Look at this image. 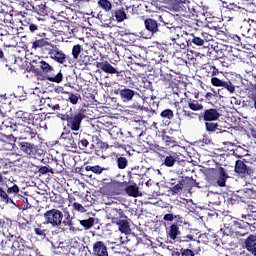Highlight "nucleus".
Listing matches in <instances>:
<instances>
[{
	"instance_id": "33",
	"label": "nucleus",
	"mask_w": 256,
	"mask_h": 256,
	"mask_svg": "<svg viewBox=\"0 0 256 256\" xmlns=\"http://www.w3.org/2000/svg\"><path fill=\"white\" fill-rule=\"evenodd\" d=\"M93 225H95V218H88L85 220H79V227H84V229H91V227H93Z\"/></svg>"
},
{
	"instance_id": "63",
	"label": "nucleus",
	"mask_w": 256,
	"mask_h": 256,
	"mask_svg": "<svg viewBox=\"0 0 256 256\" xmlns=\"http://www.w3.org/2000/svg\"><path fill=\"white\" fill-rule=\"evenodd\" d=\"M250 26L252 27L254 33L252 35V37H254V39H256V21L255 20H250Z\"/></svg>"
},
{
	"instance_id": "5",
	"label": "nucleus",
	"mask_w": 256,
	"mask_h": 256,
	"mask_svg": "<svg viewBox=\"0 0 256 256\" xmlns=\"http://www.w3.org/2000/svg\"><path fill=\"white\" fill-rule=\"evenodd\" d=\"M21 133V139H25L26 141H31V143H35V141H39V133L37 132V128L35 125L31 126H21L18 129Z\"/></svg>"
},
{
	"instance_id": "12",
	"label": "nucleus",
	"mask_w": 256,
	"mask_h": 256,
	"mask_svg": "<svg viewBox=\"0 0 256 256\" xmlns=\"http://www.w3.org/2000/svg\"><path fill=\"white\" fill-rule=\"evenodd\" d=\"M190 3L189 0H176L173 4V9L177 13H189L191 11V8L189 7Z\"/></svg>"
},
{
	"instance_id": "54",
	"label": "nucleus",
	"mask_w": 256,
	"mask_h": 256,
	"mask_svg": "<svg viewBox=\"0 0 256 256\" xmlns=\"http://www.w3.org/2000/svg\"><path fill=\"white\" fill-rule=\"evenodd\" d=\"M181 256H195V252L191 249H181Z\"/></svg>"
},
{
	"instance_id": "9",
	"label": "nucleus",
	"mask_w": 256,
	"mask_h": 256,
	"mask_svg": "<svg viewBox=\"0 0 256 256\" xmlns=\"http://www.w3.org/2000/svg\"><path fill=\"white\" fill-rule=\"evenodd\" d=\"M93 256H109L107 244L103 241H96L92 247Z\"/></svg>"
},
{
	"instance_id": "22",
	"label": "nucleus",
	"mask_w": 256,
	"mask_h": 256,
	"mask_svg": "<svg viewBox=\"0 0 256 256\" xmlns=\"http://www.w3.org/2000/svg\"><path fill=\"white\" fill-rule=\"evenodd\" d=\"M227 179H229V174H227V170H225V168L220 167L219 168V176L217 179V185L219 187H225L226 183H227Z\"/></svg>"
},
{
	"instance_id": "14",
	"label": "nucleus",
	"mask_w": 256,
	"mask_h": 256,
	"mask_svg": "<svg viewBox=\"0 0 256 256\" xmlns=\"http://www.w3.org/2000/svg\"><path fill=\"white\" fill-rule=\"evenodd\" d=\"M245 249L249 251L251 255L256 256V236L250 235L244 241Z\"/></svg>"
},
{
	"instance_id": "44",
	"label": "nucleus",
	"mask_w": 256,
	"mask_h": 256,
	"mask_svg": "<svg viewBox=\"0 0 256 256\" xmlns=\"http://www.w3.org/2000/svg\"><path fill=\"white\" fill-rule=\"evenodd\" d=\"M38 173H40L41 175H47V173H51L53 175L55 171L49 166H41L38 170Z\"/></svg>"
},
{
	"instance_id": "6",
	"label": "nucleus",
	"mask_w": 256,
	"mask_h": 256,
	"mask_svg": "<svg viewBox=\"0 0 256 256\" xmlns=\"http://www.w3.org/2000/svg\"><path fill=\"white\" fill-rule=\"evenodd\" d=\"M62 223L64 227H68V230L70 233H73V235H77L79 231H83V228L79 227V219H76L69 213L64 215V220Z\"/></svg>"
},
{
	"instance_id": "60",
	"label": "nucleus",
	"mask_w": 256,
	"mask_h": 256,
	"mask_svg": "<svg viewBox=\"0 0 256 256\" xmlns=\"http://www.w3.org/2000/svg\"><path fill=\"white\" fill-rule=\"evenodd\" d=\"M28 29L30 33H35L36 31H39V26H37V24H29Z\"/></svg>"
},
{
	"instance_id": "3",
	"label": "nucleus",
	"mask_w": 256,
	"mask_h": 256,
	"mask_svg": "<svg viewBox=\"0 0 256 256\" xmlns=\"http://www.w3.org/2000/svg\"><path fill=\"white\" fill-rule=\"evenodd\" d=\"M75 137H81V134H79V132H71V130H67V128L64 127V131L61 133L59 141L63 147H66L68 150L77 149Z\"/></svg>"
},
{
	"instance_id": "55",
	"label": "nucleus",
	"mask_w": 256,
	"mask_h": 256,
	"mask_svg": "<svg viewBox=\"0 0 256 256\" xmlns=\"http://www.w3.org/2000/svg\"><path fill=\"white\" fill-rule=\"evenodd\" d=\"M201 37H202V39H203V41L205 42H209V41H213V35H211V34H209V33H207V32H203L202 34H201Z\"/></svg>"
},
{
	"instance_id": "29",
	"label": "nucleus",
	"mask_w": 256,
	"mask_h": 256,
	"mask_svg": "<svg viewBox=\"0 0 256 256\" xmlns=\"http://www.w3.org/2000/svg\"><path fill=\"white\" fill-rule=\"evenodd\" d=\"M162 141L165 143L166 147H177V139L167 135L165 132L162 134Z\"/></svg>"
},
{
	"instance_id": "19",
	"label": "nucleus",
	"mask_w": 256,
	"mask_h": 256,
	"mask_svg": "<svg viewBox=\"0 0 256 256\" xmlns=\"http://www.w3.org/2000/svg\"><path fill=\"white\" fill-rule=\"evenodd\" d=\"M53 44L49 43L47 39L41 38V39H36L35 41L32 42V49H43V47L46 48L47 51H49V47H51Z\"/></svg>"
},
{
	"instance_id": "16",
	"label": "nucleus",
	"mask_w": 256,
	"mask_h": 256,
	"mask_svg": "<svg viewBox=\"0 0 256 256\" xmlns=\"http://www.w3.org/2000/svg\"><path fill=\"white\" fill-rule=\"evenodd\" d=\"M112 223H115L116 225H118V229L121 233H125V235H129V233H131V227L129 226V221L112 218Z\"/></svg>"
},
{
	"instance_id": "41",
	"label": "nucleus",
	"mask_w": 256,
	"mask_h": 256,
	"mask_svg": "<svg viewBox=\"0 0 256 256\" xmlns=\"http://www.w3.org/2000/svg\"><path fill=\"white\" fill-rule=\"evenodd\" d=\"M205 125L206 131H208L209 133H215V131H217V127H219V125L214 122H206Z\"/></svg>"
},
{
	"instance_id": "49",
	"label": "nucleus",
	"mask_w": 256,
	"mask_h": 256,
	"mask_svg": "<svg viewBox=\"0 0 256 256\" xmlns=\"http://www.w3.org/2000/svg\"><path fill=\"white\" fill-rule=\"evenodd\" d=\"M68 101H70L72 105H77V103L79 102V95L70 93L68 97Z\"/></svg>"
},
{
	"instance_id": "38",
	"label": "nucleus",
	"mask_w": 256,
	"mask_h": 256,
	"mask_svg": "<svg viewBox=\"0 0 256 256\" xmlns=\"http://www.w3.org/2000/svg\"><path fill=\"white\" fill-rule=\"evenodd\" d=\"M116 163L118 169H127V165H129V161L125 157H118Z\"/></svg>"
},
{
	"instance_id": "56",
	"label": "nucleus",
	"mask_w": 256,
	"mask_h": 256,
	"mask_svg": "<svg viewBox=\"0 0 256 256\" xmlns=\"http://www.w3.org/2000/svg\"><path fill=\"white\" fill-rule=\"evenodd\" d=\"M181 112H182V117H188L189 119H193V116L195 115L194 112H191L185 109L181 110Z\"/></svg>"
},
{
	"instance_id": "31",
	"label": "nucleus",
	"mask_w": 256,
	"mask_h": 256,
	"mask_svg": "<svg viewBox=\"0 0 256 256\" xmlns=\"http://www.w3.org/2000/svg\"><path fill=\"white\" fill-rule=\"evenodd\" d=\"M241 195H244L246 199H256V190L255 188H244L240 191Z\"/></svg>"
},
{
	"instance_id": "25",
	"label": "nucleus",
	"mask_w": 256,
	"mask_h": 256,
	"mask_svg": "<svg viewBox=\"0 0 256 256\" xmlns=\"http://www.w3.org/2000/svg\"><path fill=\"white\" fill-rule=\"evenodd\" d=\"M125 192L129 197H141V192L139 191V186H137V184L126 185Z\"/></svg>"
},
{
	"instance_id": "64",
	"label": "nucleus",
	"mask_w": 256,
	"mask_h": 256,
	"mask_svg": "<svg viewBox=\"0 0 256 256\" xmlns=\"http://www.w3.org/2000/svg\"><path fill=\"white\" fill-rule=\"evenodd\" d=\"M172 256H181V250L172 249Z\"/></svg>"
},
{
	"instance_id": "26",
	"label": "nucleus",
	"mask_w": 256,
	"mask_h": 256,
	"mask_svg": "<svg viewBox=\"0 0 256 256\" xmlns=\"http://www.w3.org/2000/svg\"><path fill=\"white\" fill-rule=\"evenodd\" d=\"M38 67L45 75L53 73V71H55V68L45 60L38 61Z\"/></svg>"
},
{
	"instance_id": "48",
	"label": "nucleus",
	"mask_w": 256,
	"mask_h": 256,
	"mask_svg": "<svg viewBox=\"0 0 256 256\" xmlns=\"http://www.w3.org/2000/svg\"><path fill=\"white\" fill-rule=\"evenodd\" d=\"M172 193L177 194L180 193V191H183V180L179 181L175 186L171 189Z\"/></svg>"
},
{
	"instance_id": "34",
	"label": "nucleus",
	"mask_w": 256,
	"mask_h": 256,
	"mask_svg": "<svg viewBox=\"0 0 256 256\" xmlns=\"http://www.w3.org/2000/svg\"><path fill=\"white\" fill-rule=\"evenodd\" d=\"M188 107L191 111H203V104L197 100H189Z\"/></svg>"
},
{
	"instance_id": "8",
	"label": "nucleus",
	"mask_w": 256,
	"mask_h": 256,
	"mask_svg": "<svg viewBox=\"0 0 256 256\" xmlns=\"http://www.w3.org/2000/svg\"><path fill=\"white\" fill-rule=\"evenodd\" d=\"M19 129H21V124H17V122L13 118H6L4 121H2V131H7L8 133H15V131H19Z\"/></svg>"
},
{
	"instance_id": "24",
	"label": "nucleus",
	"mask_w": 256,
	"mask_h": 256,
	"mask_svg": "<svg viewBox=\"0 0 256 256\" xmlns=\"http://www.w3.org/2000/svg\"><path fill=\"white\" fill-rule=\"evenodd\" d=\"M19 147L23 153H26V155H33V152L35 151V144L31 142H20Z\"/></svg>"
},
{
	"instance_id": "21",
	"label": "nucleus",
	"mask_w": 256,
	"mask_h": 256,
	"mask_svg": "<svg viewBox=\"0 0 256 256\" xmlns=\"http://www.w3.org/2000/svg\"><path fill=\"white\" fill-rule=\"evenodd\" d=\"M96 67L101 69L104 73L115 74L117 73V68L113 67L109 62H98Z\"/></svg>"
},
{
	"instance_id": "42",
	"label": "nucleus",
	"mask_w": 256,
	"mask_h": 256,
	"mask_svg": "<svg viewBox=\"0 0 256 256\" xmlns=\"http://www.w3.org/2000/svg\"><path fill=\"white\" fill-rule=\"evenodd\" d=\"M221 87L227 89L229 93H235V85L231 81H224Z\"/></svg>"
},
{
	"instance_id": "35",
	"label": "nucleus",
	"mask_w": 256,
	"mask_h": 256,
	"mask_svg": "<svg viewBox=\"0 0 256 256\" xmlns=\"http://www.w3.org/2000/svg\"><path fill=\"white\" fill-rule=\"evenodd\" d=\"M131 59L135 65H138V67H146L147 66V64H145V58L141 57V54L133 55V57H131Z\"/></svg>"
},
{
	"instance_id": "58",
	"label": "nucleus",
	"mask_w": 256,
	"mask_h": 256,
	"mask_svg": "<svg viewBox=\"0 0 256 256\" xmlns=\"http://www.w3.org/2000/svg\"><path fill=\"white\" fill-rule=\"evenodd\" d=\"M71 115V110L66 112V114H58L57 117H59V119H61L62 121H69V116Z\"/></svg>"
},
{
	"instance_id": "7",
	"label": "nucleus",
	"mask_w": 256,
	"mask_h": 256,
	"mask_svg": "<svg viewBox=\"0 0 256 256\" xmlns=\"http://www.w3.org/2000/svg\"><path fill=\"white\" fill-rule=\"evenodd\" d=\"M48 55L50 59H53V61H56V63H60V65H63L67 61V56L63 51H61L57 45L52 44L48 48Z\"/></svg>"
},
{
	"instance_id": "20",
	"label": "nucleus",
	"mask_w": 256,
	"mask_h": 256,
	"mask_svg": "<svg viewBox=\"0 0 256 256\" xmlns=\"http://www.w3.org/2000/svg\"><path fill=\"white\" fill-rule=\"evenodd\" d=\"M167 237L175 241L179 235H181V231H179V226L177 224H172L169 228L166 229Z\"/></svg>"
},
{
	"instance_id": "53",
	"label": "nucleus",
	"mask_w": 256,
	"mask_h": 256,
	"mask_svg": "<svg viewBox=\"0 0 256 256\" xmlns=\"http://www.w3.org/2000/svg\"><path fill=\"white\" fill-rule=\"evenodd\" d=\"M241 219H245L248 225H251L253 223V216L250 214H242Z\"/></svg>"
},
{
	"instance_id": "59",
	"label": "nucleus",
	"mask_w": 256,
	"mask_h": 256,
	"mask_svg": "<svg viewBox=\"0 0 256 256\" xmlns=\"http://www.w3.org/2000/svg\"><path fill=\"white\" fill-rule=\"evenodd\" d=\"M7 193H19V186L14 184L12 187H9Z\"/></svg>"
},
{
	"instance_id": "50",
	"label": "nucleus",
	"mask_w": 256,
	"mask_h": 256,
	"mask_svg": "<svg viewBox=\"0 0 256 256\" xmlns=\"http://www.w3.org/2000/svg\"><path fill=\"white\" fill-rule=\"evenodd\" d=\"M211 83H212V85H214V87H223L224 81L217 77H212Z\"/></svg>"
},
{
	"instance_id": "30",
	"label": "nucleus",
	"mask_w": 256,
	"mask_h": 256,
	"mask_svg": "<svg viewBox=\"0 0 256 256\" xmlns=\"http://www.w3.org/2000/svg\"><path fill=\"white\" fill-rule=\"evenodd\" d=\"M98 7L103 9L106 13H109L113 9V3L109 0H99Z\"/></svg>"
},
{
	"instance_id": "47",
	"label": "nucleus",
	"mask_w": 256,
	"mask_h": 256,
	"mask_svg": "<svg viewBox=\"0 0 256 256\" xmlns=\"http://www.w3.org/2000/svg\"><path fill=\"white\" fill-rule=\"evenodd\" d=\"M78 147H79V149H81V151H85V149H87V147H89V140L82 138L78 142Z\"/></svg>"
},
{
	"instance_id": "27",
	"label": "nucleus",
	"mask_w": 256,
	"mask_h": 256,
	"mask_svg": "<svg viewBox=\"0 0 256 256\" xmlns=\"http://www.w3.org/2000/svg\"><path fill=\"white\" fill-rule=\"evenodd\" d=\"M127 185H128L127 181H124V182L113 181L112 182V187L115 190V193L117 195L123 194V191H126V189H127Z\"/></svg>"
},
{
	"instance_id": "28",
	"label": "nucleus",
	"mask_w": 256,
	"mask_h": 256,
	"mask_svg": "<svg viewBox=\"0 0 256 256\" xmlns=\"http://www.w3.org/2000/svg\"><path fill=\"white\" fill-rule=\"evenodd\" d=\"M12 251H24L25 250V240L21 237L16 238L11 246Z\"/></svg>"
},
{
	"instance_id": "1",
	"label": "nucleus",
	"mask_w": 256,
	"mask_h": 256,
	"mask_svg": "<svg viewBox=\"0 0 256 256\" xmlns=\"http://www.w3.org/2000/svg\"><path fill=\"white\" fill-rule=\"evenodd\" d=\"M144 27L146 31H148V34L146 33L145 30L140 32L141 37L143 39H151L154 35H157L160 33L161 29H163V26L157 22V20L148 18L144 20Z\"/></svg>"
},
{
	"instance_id": "43",
	"label": "nucleus",
	"mask_w": 256,
	"mask_h": 256,
	"mask_svg": "<svg viewBox=\"0 0 256 256\" xmlns=\"http://www.w3.org/2000/svg\"><path fill=\"white\" fill-rule=\"evenodd\" d=\"M0 198H1V201H4V203H13V200L9 198V195L7 194V192H5L1 187H0Z\"/></svg>"
},
{
	"instance_id": "45",
	"label": "nucleus",
	"mask_w": 256,
	"mask_h": 256,
	"mask_svg": "<svg viewBox=\"0 0 256 256\" xmlns=\"http://www.w3.org/2000/svg\"><path fill=\"white\" fill-rule=\"evenodd\" d=\"M160 115L163 119H173V110L166 109L162 111Z\"/></svg>"
},
{
	"instance_id": "51",
	"label": "nucleus",
	"mask_w": 256,
	"mask_h": 256,
	"mask_svg": "<svg viewBox=\"0 0 256 256\" xmlns=\"http://www.w3.org/2000/svg\"><path fill=\"white\" fill-rule=\"evenodd\" d=\"M95 139L97 141V146L99 147V149H109V144L101 141L97 136H95Z\"/></svg>"
},
{
	"instance_id": "15",
	"label": "nucleus",
	"mask_w": 256,
	"mask_h": 256,
	"mask_svg": "<svg viewBox=\"0 0 256 256\" xmlns=\"http://www.w3.org/2000/svg\"><path fill=\"white\" fill-rule=\"evenodd\" d=\"M202 117L204 121H217V119L221 117V114H219V111H217V109L210 108V109H206L203 112Z\"/></svg>"
},
{
	"instance_id": "13",
	"label": "nucleus",
	"mask_w": 256,
	"mask_h": 256,
	"mask_svg": "<svg viewBox=\"0 0 256 256\" xmlns=\"http://www.w3.org/2000/svg\"><path fill=\"white\" fill-rule=\"evenodd\" d=\"M161 159H164V165L166 167H173L177 163V153L164 152L159 153Z\"/></svg>"
},
{
	"instance_id": "61",
	"label": "nucleus",
	"mask_w": 256,
	"mask_h": 256,
	"mask_svg": "<svg viewBox=\"0 0 256 256\" xmlns=\"http://www.w3.org/2000/svg\"><path fill=\"white\" fill-rule=\"evenodd\" d=\"M34 233H36V235H39L40 237H45V230L41 228H35Z\"/></svg>"
},
{
	"instance_id": "32",
	"label": "nucleus",
	"mask_w": 256,
	"mask_h": 256,
	"mask_svg": "<svg viewBox=\"0 0 256 256\" xmlns=\"http://www.w3.org/2000/svg\"><path fill=\"white\" fill-rule=\"evenodd\" d=\"M114 17L117 23H123L127 19V13H125V9L121 8L114 12Z\"/></svg>"
},
{
	"instance_id": "46",
	"label": "nucleus",
	"mask_w": 256,
	"mask_h": 256,
	"mask_svg": "<svg viewBox=\"0 0 256 256\" xmlns=\"http://www.w3.org/2000/svg\"><path fill=\"white\" fill-rule=\"evenodd\" d=\"M160 25L162 26L161 31H169L171 29H175V26L173 25V23L162 21Z\"/></svg>"
},
{
	"instance_id": "2",
	"label": "nucleus",
	"mask_w": 256,
	"mask_h": 256,
	"mask_svg": "<svg viewBox=\"0 0 256 256\" xmlns=\"http://www.w3.org/2000/svg\"><path fill=\"white\" fill-rule=\"evenodd\" d=\"M44 225H51L52 227H61L63 223V212L58 209H51L44 213Z\"/></svg>"
},
{
	"instance_id": "18",
	"label": "nucleus",
	"mask_w": 256,
	"mask_h": 256,
	"mask_svg": "<svg viewBox=\"0 0 256 256\" xmlns=\"http://www.w3.org/2000/svg\"><path fill=\"white\" fill-rule=\"evenodd\" d=\"M234 171L237 173V175H247V173H249V167L247 164H245V162L237 160L235 162Z\"/></svg>"
},
{
	"instance_id": "39",
	"label": "nucleus",
	"mask_w": 256,
	"mask_h": 256,
	"mask_svg": "<svg viewBox=\"0 0 256 256\" xmlns=\"http://www.w3.org/2000/svg\"><path fill=\"white\" fill-rule=\"evenodd\" d=\"M189 42L197 45V47H203V45L205 44L203 38L197 36H192V38L189 39Z\"/></svg>"
},
{
	"instance_id": "40",
	"label": "nucleus",
	"mask_w": 256,
	"mask_h": 256,
	"mask_svg": "<svg viewBox=\"0 0 256 256\" xmlns=\"http://www.w3.org/2000/svg\"><path fill=\"white\" fill-rule=\"evenodd\" d=\"M81 51H83V48L81 45L77 44L74 45L72 48V56L74 59H79V55H81Z\"/></svg>"
},
{
	"instance_id": "36",
	"label": "nucleus",
	"mask_w": 256,
	"mask_h": 256,
	"mask_svg": "<svg viewBox=\"0 0 256 256\" xmlns=\"http://www.w3.org/2000/svg\"><path fill=\"white\" fill-rule=\"evenodd\" d=\"M107 169L96 165V166H86L85 167V171H91L92 173H95L96 175H101V173H103V171H106Z\"/></svg>"
},
{
	"instance_id": "23",
	"label": "nucleus",
	"mask_w": 256,
	"mask_h": 256,
	"mask_svg": "<svg viewBox=\"0 0 256 256\" xmlns=\"http://www.w3.org/2000/svg\"><path fill=\"white\" fill-rule=\"evenodd\" d=\"M222 7L224 9H227L230 13H241L245 11V8L235 4V3H227V2H222Z\"/></svg>"
},
{
	"instance_id": "4",
	"label": "nucleus",
	"mask_w": 256,
	"mask_h": 256,
	"mask_svg": "<svg viewBox=\"0 0 256 256\" xmlns=\"http://www.w3.org/2000/svg\"><path fill=\"white\" fill-rule=\"evenodd\" d=\"M83 119H85V113L83 111H70L67 127H69V129H71V131H73L74 133H79V129H81V123Z\"/></svg>"
},
{
	"instance_id": "62",
	"label": "nucleus",
	"mask_w": 256,
	"mask_h": 256,
	"mask_svg": "<svg viewBox=\"0 0 256 256\" xmlns=\"http://www.w3.org/2000/svg\"><path fill=\"white\" fill-rule=\"evenodd\" d=\"M163 220L164 221H173V220H175V215H173V214H165L163 216Z\"/></svg>"
},
{
	"instance_id": "11",
	"label": "nucleus",
	"mask_w": 256,
	"mask_h": 256,
	"mask_svg": "<svg viewBox=\"0 0 256 256\" xmlns=\"http://www.w3.org/2000/svg\"><path fill=\"white\" fill-rule=\"evenodd\" d=\"M9 111H11V98L0 95V117H7Z\"/></svg>"
},
{
	"instance_id": "57",
	"label": "nucleus",
	"mask_w": 256,
	"mask_h": 256,
	"mask_svg": "<svg viewBox=\"0 0 256 256\" xmlns=\"http://www.w3.org/2000/svg\"><path fill=\"white\" fill-rule=\"evenodd\" d=\"M73 208L75 209V211H80V213H83L85 211V207H83V205H81L79 202H74Z\"/></svg>"
},
{
	"instance_id": "52",
	"label": "nucleus",
	"mask_w": 256,
	"mask_h": 256,
	"mask_svg": "<svg viewBox=\"0 0 256 256\" xmlns=\"http://www.w3.org/2000/svg\"><path fill=\"white\" fill-rule=\"evenodd\" d=\"M179 239H180V243H189V241H193L194 236L191 234H188L186 236H181Z\"/></svg>"
},
{
	"instance_id": "10",
	"label": "nucleus",
	"mask_w": 256,
	"mask_h": 256,
	"mask_svg": "<svg viewBox=\"0 0 256 256\" xmlns=\"http://www.w3.org/2000/svg\"><path fill=\"white\" fill-rule=\"evenodd\" d=\"M115 94L120 95V99L124 103H127L129 101H133V97H135L137 92H135V90H131L129 88H123V89L115 90Z\"/></svg>"
},
{
	"instance_id": "17",
	"label": "nucleus",
	"mask_w": 256,
	"mask_h": 256,
	"mask_svg": "<svg viewBox=\"0 0 256 256\" xmlns=\"http://www.w3.org/2000/svg\"><path fill=\"white\" fill-rule=\"evenodd\" d=\"M44 105L51 109V111H60L61 110V100L58 98H46L44 100Z\"/></svg>"
},
{
	"instance_id": "37",
	"label": "nucleus",
	"mask_w": 256,
	"mask_h": 256,
	"mask_svg": "<svg viewBox=\"0 0 256 256\" xmlns=\"http://www.w3.org/2000/svg\"><path fill=\"white\" fill-rule=\"evenodd\" d=\"M47 81H51V83H61L63 81V73L58 72L56 75L47 76Z\"/></svg>"
}]
</instances>
